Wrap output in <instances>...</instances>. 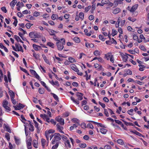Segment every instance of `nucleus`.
Listing matches in <instances>:
<instances>
[{"label":"nucleus","instance_id":"nucleus-1","mask_svg":"<svg viewBox=\"0 0 149 149\" xmlns=\"http://www.w3.org/2000/svg\"><path fill=\"white\" fill-rule=\"evenodd\" d=\"M61 41H59L56 43V45L58 49L59 50H62L64 48L63 45L65 44V40L64 38L60 39Z\"/></svg>","mask_w":149,"mask_h":149},{"label":"nucleus","instance_id":"nucleus-2","mask_svg":"<svg viewBox=\"0 0 149 149\" xmlns=\"http://www.w3.org/2000/svg\"><path fill=\"white\" fill-rule=\"evenodd\" d=\"M53 136L54 138L52 142V144H54L56 141H60L61 139V135L59 133H55L53 134Z\"/></svg>","mask_w":149,"mask_h":149},{"label":"nucleus","instance_id":"nucleus-3","mask_svg":"<svg viewBox=\"0 0 149 149\" xmlns=\"http://www.w3.org/2000/svg\"><path fill=\"white\" fill-rule=\"evenodd\" d=\"M54 132V130H50L48 131L45 132V135L47 140L48 141L49 138L50 137V140H51L52 137L54 136L52 134V133Z\"/></svg>","mask_w":149,"mask_h":149},{"label":"nucleus","instance_id":"nucleus-4","mask_svg":"<svg viewBox=\"0 0 149 149\" xmlns=\"http://www.w3.org/2000/svg\"><path fill=\"white\" fill-rule=\"evenodd\" d=\"M29 35L31 38H38L40 37L39 35L35 32H32L30 33Z\"/></svg>","mask_w":149,"mask_h":149},{"label":"nucleus","instance_id":"nucleus-5","mask_svg":"<svg viewBox=\"0 0 149 149\" xmlns=\"http://www.w3.org/2000/svg\"><path fill=\"white\" fill-rule=\"evenodd\" d=\"M8 102L5 100H4L3 103V107L6 110L7 112H9L10 111V108L8 106Z\"/></svg>","mask_w":149,"mask_h":149},{"label":"nucleus","instance_id":"nucleus-6","mask_svg":"<svg viewBox=\"0 0 149 149\" xmlns=\"http://www.w3.org/2000/svg\"><path fill=\"white\" fill-rule=\"evenodd\" d=\"M56 121L59 122L61 125H63L64 124V119L62 118L60 116L56 117Z\"/></svg>","mask_w":149,"mask_h":149},{"label":"nucleus","instance_id":"nucleus-7","mask_svg":"<svg viewBox=\"0 0 149 149\" xmlns=\"http://www.w3.org/2000/svg\"><path fill=\"white\" fill-rule=\"evenodd\" d=\"M57 129L59 131L62 133L64 134V132L62 131L63 128L62 126H61L59 123L57 124L56 125Z\"/></svg>","mask_w":149,"mask_h":149},{"label":"nucleus","instance_id":"nucleus-8","mask_svg":"<svg viewBox=\"0 0 149 149\" xmlns=\"http://www.w3.org/2000/svg\"><path fill=\"white\" fill-rule=\"evenodd\" d=\"M77 94L76 95L77 97V99H78V100H81L83 99L82 96L83 94L79 92H77Z\"/></svg>","mask_w":149,"mask_h":149},{"label":"nucleus","instance_id":"nucleus-9","mask_svg":"<svg viewBox=\"0 0 149 149\" xmlns=\"http://www.w3.org/2000/svg\"><path fill=\"white\" fill-rule=\"evenodd\" d=\"M71 68L74 71L76 72H78L79 70L77 68L76 66L74 64H72L71 65Z\"/></svg>","mask_w":149,"mask_h":149},{"label":"nucleus","instance_id":"nucleus-10","mask_svg":"<svg viewBox=\"0 0 149 149\" xmlns=\"http://www.w3.org/2000/svg\"><path fill=\"white\" fill-rule=\"evenodd\" d=\"M64 144L65 147L66 148H71V146L70 144V141L69 140H66V141L64 142Z\"/></svg>","mask_w":149,"mask_h":149},{"label":"nucleus","instance_id":"nucleus-11","mask_svg":"<svg viewBox=\"0 0 149 149\" xmlns=\"http://www.w3.org/2000/svg\"><path fill=\"white\" fill-rule=\"evenodd\" d=\"M40 116L44 120L46 121L47 120H48L49 117L45 114H41L40 115Z\"/></svg>","mask_w":149,"mask_h":149},{"label":"nucleus","instance_id":"nucleus-12","mask_svg":"<svg viewBox=\"0 0 149 149\" xmlns=\"http://www.w3.org/2000/svg\"><path fill=\"white\" fill-rule=\"evenodd\" d=\"M120 9L119 8H117L113 10L112 13L113 14H116L120 12Z\"/></svg>","mask_w":149,"mask_h":149},{"label":"nucleus","instance_id":"nucleus-13","mask_svg":"<svg viewBox=\"0 0 149 149\" xmlns=\"http://www.w3.org/2000/svg\"><path fill=\"white\" fill-rule=\"evenodd\" d=\"M138 7V5L136 4L132 7L131 9H130V11L131 12H134V11L137 9Z\"/></svg>","mask_w":149,"mask_h":149},{"label":"nucleus","instance_id":"nucleus-14","mask_svg":"<svg viewBox=\"0 0 149 149\" xmlns=\"http://www.w3.org/2000/svg\"><path fill=\"white\" fill-rule=\"evenodd\" d=\"M33 146L35 148H38V141L36 140H34L33 142Z\"/></svg>","mask_w":149,"mask_h":149},{"label":"nucleus","instance_id":"nucleus-15","mask_svg":"<svg viewBox=\"0 0 149 149\" xmlns=\"http://www.w3.org/2000/svg\"><path fill=\"white\" fill-rule=\"evenodd\" d=\"M3 126L6 128V131L7 132H8L10 133L11 132V131L10 129V127L8 125L4 124L3 125Z\"/></svg>","mask_w":149,"mask_h":149},{"label":"nucleus","instance_id":"nucleus-16","mask_svg":"<svg viewBox=\"0 0 149 149\" xmlns=\"http://www.w3.org/2000/svg\"><path fill=\"white\" fill-rule=\"evenodd\" d=\"M48 32L49 33L50 35L52 36H54L56 37V35L54 34V33H56V32L54 30L49 29L48 31Z\"/></svg>","mask_w":149,"mask_h":149},{"label":"nucleus","instance_id":"nucleus-17","mask_svg":"<svg viewBox=\"0 0 149 149\" xmlns=\"http://www.w3.org/2000/svg\"><path fill=\"white\" fill-rule=\"evenodd\" d=\"M14 36V38L18 42L19 40L20 42L22 43H23V42L21 40L20 38L18 36L16 35H15Z\"/></svg>","mask_w":149,"mask_h":149},{"label":"nucleus","instance_id":"nucleus-18","mask_svg":"<svg viewBox=\"0 0 149 149\" xmlns=\"http://www.w3.org/2000/svg\"><path fill=\"white\" fill-rule=\"evenodd\" d=\"M17 2V0H13L10 3L11 6L14 7Z\"/></svg>","mask_w":149,"mask_h":149},{"label":"nucleus","instance_id":"nucleus-19","mask_svg":"<svg viewBox=\"0 0 149 149\" xmlns=\"http://www.w3.org/2000/svg\"><path fill=\"white\" fill-rule=\"evenodd\" d=\"M52 19L54 20L55 19H58V16L56 14H53L51 17Z\"/></svg>","mask_w":149,"mask_h":149},{"label":"nucleus","instance_id":"nucleus-20","mask_svg":"<svg viewBox=\"0 0 149 149\" xmlns=\"http://www.w3.org/2000/svg\"><path fill=\"white\" fill-rule=\"evenodd\" d=\"M29 122V125L30 126V128H29V130L31 131H33L34 130V127L32 125L30 121H28Z\"/></svg>","mask_w":149,"mask_h":149},{"label":"nucleus","instance_id":"nucleus-21","mask_svg":"<svg viewBox=\"0 0 149 149\" xmlns=\"http://www.w3.org/2000/svg\"><path fill=\"white\" fill-rule=\"evenodd\" d=\"M42 56L45 62L47 64H50L49 62V60L47 59L45 55H43Z\"/></svg>","mask_w":149,"mask_h":149},{"label":"nucleus","instance_id":"nucleus-22","mask_svg":"<svg viewBox=\"0 0 149 149\" xmlns=\"http://www.w3.org/2000/svg\"><path fill=\"white\" fill-rule=\"evenodd\" d=\"M33 47L34 49L36 51L38 50V47L40 48V46L34 44H33Z\"/></svg>","mask_w":149,"mask_h":149},{"label":"nucleus","instance_id":"nucleus-23","mask_svg":"<svg viewBox=\"0 0 149 149\" xmlns=\"http://www.w3.org/2000/svg\"><path fill=\"white\" fill-rule=\"evenodd\" d=\"M41 142L43 148H44L45 146V145L46 140L43 139H42L41 140Z\"/></svg>","mask_w":149,"mask_h":149},{"label":"nucleus","instance_id":"nucleus-24","mask_svg":"<svg viewBox=\"0 0 149 149\" xmlns=\"http://www.w3.org/2000/svg\"><path fill=\"white\" fill-rule=\"evenodd\" d=\"M51 94L53 95V97L58 102L59 101L58 98L56 95L52 93H51Z\"/></svg>","mask_w":149,"mask_h":149},{"label":"nucleus","instance_id":"nucleus-25","mask_svg":"<svg viewBox=\"0 0 149 149\" xmlns=\"http://www.w3.org/2000/svg\"><path fill=\"white\" fill-rule=\"evenodd\" d=\"M9 92L10 93V96L11 99H14L15 96V94L14 93L11 91H10Z\"/></svg>","mask_w":149,"mask_h":149},{"label":"nucleus","instance_id":"nucleus-26","mask_svg":"<svg viewBox=\"0 0 149 149\" xmlns=\"http://www.w3.org/2000/svg\"><path fill=\"white\" fill-rule=\"evenodd\" d=\"M107 132V130L106 129L102 128L100 129V132L102 134H106Z\"/></svg>","mask_w":149,"mask_h":149},{"label":"nucleus","instance_id":"nucleus-27","mask_svg":"<svg viewBox=\"0 0 149 149\" xmlns=\"http://www.w3.org/2000/svg\"><path fill=\"white\" fill-rule=\"evenodd\" d=\"M114 120L116 123L121 125L122 127H123L124 126V125L122 123L121 121H119L118 120Z\"/></svg>","mask_w":149,"mask_h":149},{"label":"nucleus","instance_id":"nucleus-28","mask_svg":"<svg viewBox=\"0 0 149 149\" xmlns=\"http://www.w3.org/2000/svg\"><path fill=\"white\" fill-rule=\"evenodd\" d=\"M47 45L52 48L54 47V44L53 43L50 42H47Z\"/></svg>","mask_w":149,"mask_h":149},{"label":"nucleus","instance_id":"nucleus-29","mask_svg":"<svg viewBox=\"0 0 149 149\" xmlns=\"http://www.w3.org/2000/svg\"><path fill=\"white\" fill-rule=\"evenodd\" d=\"M74 40L76 43H79L80 41V40L79 38L77 37H74L73 38Z\"/></svg>","mask_w":149,"mask_h":149},{"label":"nucleus","instance_id":"nucleus-30","mask_svg":"<svg viewBox=\"0 0 149 149\" xmlns=\"http://www.w3.org/2000/svg\"><path fill=\"white\" fill-rule=\"evenodd\" d=\"M121 2L118 0H115L114 2V5L115 6H118V4H121L120 2Z\"/></svg>","mask_w":149,"mask_h":149},{"label":"nucleus","instance_id":"nucleus-31","mask_svg":"<svg viewBox=\"0 0 149 149\" xmlns=\"http://www.w3.org/2000/svg\"><path fill=\"white\" fill-rule=\"evenodd\" d=\"M69 62L70 63H73L76 62L75 59L72 57H70L68 59Z\"/></svg>","mask_w":149,"mask_h":149},{"label":"nucleus","instance_id":"nucleus-32","mask_svg":"<svg viewBox=\"0 0 149 149\" xmlns=\"http://www.w3.org/2000/svg\"><path fill=\"white\" fill-rule=\"evenodd\" d=\"M79 17L81 19V20H83L84 19V14L82 12L80 13L79 14Z\"/></svg>","mask_w":149,"mask_h":149},{"label":"nucleus","instance_id":"nucleus-33","mask_svg":"<svg viewBox=\"0 0 149 149\" xmlns=\"http://www.w3.org/2000/svg\"><path fill=\"white\" fill-rule=\"evenodd\" d=\"M33 57L36 59H38L40 57V55L39 54H36L35 53H33Z\"/></svg>","mask_w":149,"mask_h":149},{"label":"nucleus","instance_id":"nucleus-34","mask_svg":"<svg viewBox=\"0 0 149 149\" xmlns=\"http://www.w3.org/2000/svg\"><path fill=\"white\" fill-rule=\"evenodd\" d=\"M117 142L118 144L120 145H123L124 144L123 141V140L121 139H118L117 140Z\"/></svg>","mask_w":149,"mask_h":149},{"label":"nucleus","instance_id":"nucleus-35","mask_svg":"<svg viewBox=\"0 0 149 149\" xmlns=\"http://www.w3.org/2000/svg\"><path fill=\"white\" fill-rule=\"evenodd\" d=\"M39 93L40 94H43L44 93V89L43 88H40L38 91Z\"/></svg>","mask_w":149,"mask_h":149},{"label":"nucleus","instance_id":"nucleus-36","mask_svg":"<svg viewBox=\"0 0 149 149\" xmlns=\"http://www.w3.org/2000/svg\"><path fill=\"white\" fill-rule=\"evenodd\" d=\"M122 120L124 122L125 124L127 125H132V126H134V124L133 123H128L126 122L125 121H124L123 120Z\"/></svg>","mask_w":149,"mask_h":149},{"label":"nucleus","instance_id":"nucleus-37","mask_svg":"<svg viewBox=\"0 0 149 149\" xmlns=\"http://www.w3.org/2000/svg\"><path fill=\"white\" fill-rule=\"evenodd\" d=\"M112 35L113 36H114L115 35H116L117 34V32L116 31L114 30L113 29L112 30Z\"/></svg>","mask_w":149,"mask_h":149},{"label":"nucleus","instance_id":"nucleus-38","mask_svg":"<svg viewBox=\"0 0 149 149\" xmlns=\"http://www.w3.org/2000/svg\"><path fill=\"white\" fill-rule=\"evenodd\" d=\"M111 54L109 53L105 55V57L107 60H109L111 57Z\"/></svg>","mask_w":149,"mask_h":149},{"label":"nucleus","instance_id":"nucleus-39","mask_svg":"<svg viewBox=\"0 0 149 149\" xmlns=\"http://www.w3.org/2000/svg\"><path fill=\"white\" fill-rule=\"evenodd\" d=\"M40 15V13L39 12H38L37 11H35L34 12L33 15L35 17H37L39 16Z\"/></svg>","mask_w":149,"mask_h":149},{"label":"nucleus","instance_id":"nucleus-40","mask_svg":"<svg viewBox=\"0 0 149 149\" xmlns=\"http://www.w3.org/2000/svg\"><path fill=\"white\" fill-rule=\"evenodd\" d=\"M79 146L81 148H85L86 147V145L85 143H82L79 144Z\"/></svg>","mask_w":149,"mask_h":149},{"label":"nucleus","instance_id":"nucleus-41","mask_svg":"<svg viewBox=\"0 0 149 149\" xmlns=\"http://www.w3.org/2000/svg\"><path fill=\"white\" fill-rule=\"evenodd\" d=\"M95 9V5H93L92 6V8L91 10V13H93V12L94 10Z\"/></svg>","mask_w":149,"mask_h":149},{"label":"nucleus","instance_id":"nucleus-42","mask_svg":"<svg viewBox=\"0 0 149 149\" xmlns=\"http://www.w3.org/2000/svg\"><path fill=\"white\" fill-rule=\"evenodd\" d=\"M85 73L86 74L85 75H84V77H86V80H88V79H90L91 77V75H90L89 77V78H88V74L87 72L86 71H85Z\"/></svg>","mask_w":149,"mask_h":149},{"label":"nucleus","instance_id":"nucleus-43","mask_svg":"<svg viewBox=\"0 0 149 149\" xmlns=\"http://www.w3.org/2000/svg\"><path fill=\"white\" fill-rule=\"evenodd\" d=\"M88 31V30L87 29H85L84 30V32L85 33V34L87 36H90L91 35V33H87Z\"/></svg>","mask_w":149,"mask_h":149},{"label":"nucleus","instance_id":"nucleus-44","mask_svg":"<svg viewBox=\"0 0 149 149\" xmlns=\"http://www.w3.org/2000/svg\"><path fill=\"white\" fill-rule=\"evenodd\" d=\"M5 136L6 138L7 139V140L8 141H9V140H10V139L9 134V133H6Z\"/></svg>","mask_w":149,"mask_h":149},{"label":"nucleus","instance_id":"nucleus-45","mask_svg":"<svg viewBox=\"0 0 149 149\" xmlns=\"http://www.w3.org/2000/svg\"><path fill=\"white\" fill-rule=\"evenodd\" d=\"M109 2V0H102L101 3L103 4L104 5L107 4Z\"/></svg>","mask_w":149,"mask_h":149},{"label":"nucleus","instance_id":"nucleus-46","mask_svg":"<svg viewBox=\"0 0 149 149\" xmlns=\"http://www.w3.org/2000/svg\"><path fill=\"white\" fill-rule=\"evenodd\" d=\"M61 137L63 140L65 142V141H66V140H67V137L66 136H64V135H61Z\"/></svg>","mask_w":149,"mask_h":149},{"label":"nucleus","instance_id":"nucleus-47","mask_svg":"<svg viewBox=\"0 0 149 149\" xmlns=\"http://www.w3.org/2000/svg\"><path fill=\"white\" fill-rule=\"evenodd\" d=\"M140 76H136V77L138 79H140L141 80H142L143 79L146 78V76H143L141 78L140 77Z\"/></svg>","mask_w":149,"mask_h":149},{"label":"nucleus","instance_id":"nucleus-48","mask_svg":"<svg viewBox=\"0 0 149 149\" xmlns=\"http://www.w3.org/2000/svg\"><path fill=\"white\" fill-rule=\"evenodd\" d=\"M8 77L9 82L11 81L10 74L9 72H8L7 74Z\"/></svg>","mask_w":149,"mask_h":149},{"label":"nucleus","instance_id":"nucleus-49","mask_svg":"<svg viewBox=\"0 0 149 149\" xmlns=\"http://www.w3.org/2000/svg\"><path fill=\"white\" fill-rule=\"evenodd\" d=\"M21 119H22V120L23 121H22V122L23 123H24L26 125H27V124H26L27 123H24V121H26V120L24 116L23 115H21Z\"/></svg>","mask_w":149,"mask_h":149},{"label":"nucleus","instance_id":"nucleus-50","mask_svg":"<svg viewBox=\"0 0 149 149\" xmlns=\"http://www.w3.org/2000/svg\"><path fill=\"white\" fill-rule=\"evenodd\" d=\"M104 113L107 117L109 116L108 112L107 109H104Z\"/></svg>","mask_w":149,"mask_h":149},{"label":"nucleus","instance_id":"nucleus-51","mask_svg":"<svg viewBox=\"0 0 149 149\" xmlns=\"http://www.w3.org/2000/svg\"><path fill=\"white\" fill-rule=\"evenodd\" d=\"M128 58V56L126 55H124L123 56V59L124 61H126Z\"/></svg>","mask_w":149,"mask_h":149},{"label":"nucleus","instance_id":"nucleus-52","mask_svg":"<svg viewBox=\"0 0 149 149\" xmlns=\"http://www.w3.org/2000/svg\"><path fill=\"white\" fill-rule=\"evenodd\" d=\"M34 76L36 78L38 79L39 81H40V78L36 73L35 74Z\"/></svg>","mask_w":149,"mask_h":149},{"label":"nucleus","instance_id":"nucleus-53","mask_svg":"<svg viewBox=\"0 0 149 149\" xmlns=\"http://www.w3.org/2000/svg\"><path fill=\"white\" fill-rule=\"evenodd\" d=\"M94 54L96 56H98L100 55V52L98 50H96L94 52Z\"/></svg>","mask_w":149,"mask_h":149},{"label":"nucleus","instance_id":"nucleus-54","mask_svg":"<svg viewBox=\"0 0 149 149\" xmlns=\"http://www.w3.org/2000/svg\"><path fill=\"white\" fill-rule=\"evenodd\" d=\"M1 10L3 12L5 13H6L7 12V10L6 7L4 6L2 7L1 8Z\"/></svg>","mask_w":149,"mask_h":149},{"label":"nucleus","instance_id":"nucleus-55","mask_svg":"<svg viewBox=\"0 0 149 149\" xmlns=\"http://www.w3.org/2000/svg\"><path fill=\"white\" fill-rule=\"evenodd\" d=\"M91 6H88V7H86L85 8V11L86 12H87L91 8Z\"/></svg>","mask_w":149,"mask_h":149},{"label":"nucleus","instance_id":"nucleus-56","mask_svg":"<svg viewBox=\"0 0 149 149\" xmlns=\"http://www.w3.org/2000/svg\"><path fill=\"white\" fill-rule=\"evenodd\" d=\"M79 125V122H77L76 124H73L72 126L74 128H76Z\"/></svg>","mask_w":149,"mask_h":149},{"label":"nucleus","instance_id":"nucleus-57","mask_svg":"<svg viewBox=\"0 0 149 149\" xmlns=\"http://www.w3.org/2000/svg\"><path fill=\"white\" fill-rule=\"evenodd\" d=\"M14 139L15 141V143L17 144H19V140L17 139L16 137L15 136Z\"/></svg>","mask_w":149,"mask_h":149},{"label":"nucleus","instance_id":"nucleus-58","mask_svg":"<svg viewBox=\"0 0 149 149\" xmlns=\"http://www.w3.org/2000/svg\"><path fill=\"white\" fill-rule=\"evenodd\" d=\"M17 106L18 107L20 108V109L24 107V105L21 103H19Z\"/></svg>","mask_w":149,"mask_h":149},{"label":"nucleus","instance_id":"nucleus-59","mask_svg":"<svg viewBox=\"0 0 149 149\" xmlns=\"http://www.w3.org/2000/svg\"><path fill=\"white\" fill-rule=\"evenodd\" d=\"M99 38L100 39L103 41L105 40V39L104 38L103 36L101 35H100L99 36Z\"/></svg>","mask_w":149,"mask_h":149},{"label":"nucleus","instance_id":"nucleus-60","mask_svg":"<svg viewBox=\"0 0 149 149\" xmlns=\"http://www.w3.org/2000/svg\"><path fill=\"white\" fill-rule=\"evenodd\" d=\"M89 137L88 135H85L83 136V139L85 140H87L89 139Z\"/></svg>","mask_w":149,"mask_h":149},{"label":"nucleus","instance_id":"nucleus-61","mask_svg":"<svg viewBox=\"0 0 149 149\" xmlns=\"http://www.w3.org/2000/svg\"><path fill=\"white\" fill-rule=\"evenodd\" d=\"M97 60H98L99 61L101 62V63H103V62H104V60L102 59V58L101 57H100L98 58H97Z\"/></svg>","mask_w":149,"mask_h":149},{"label":"nucleus","instance_id":"nucleus-62","mask_svg":"<svg viewBox=\"0 0 149 149\" xmlns=\"http://www.w3.org/2000/svg\"><path fill=\"white\" fill-rule=\"evenodd\" d=\"M99 104L103 108H104L105 107V104L101 102H99Z\"/></svg>","mask_w":149,"mask_h":149},{"label":"nucleus","instance_id":"nucleus-63","mask_svg":"<svg viewBox=\"0 0 149 149\" xmlns=\"http://www.w3.org/2000/svg\"><path fill=\"white\" fill-rule=\"evenodd\" d=\"M72 84L73 86L75 87H77L78 86V84L77 82H73L72 83Z\"/></svg>","mask_w":149,"mask_h":149},{"label":"nucleus","instance_id":"nucleus-64","mask_svg":"<svg viewBox=\"0 0 149 149\" xmlns=\"http://www.w3.org/2000/svg\"><path fill=\"white\" fill-rule=\"evenodd\" d=\"M126 72L127 74L131 75L132 74V71L129 69H128L127 70Z\"/></svg>","mask_w":149,"mask_h":149}]
</instances>
